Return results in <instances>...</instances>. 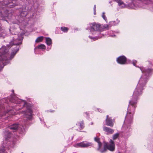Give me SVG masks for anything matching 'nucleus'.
Returning a JSON list of instances; mask_svg holds the SVG:
<instances>
[{
  "instance_id": "1",
  "label": "nucleus",
  "mask_w": 153,
  "mask_h": 153,
  "mask_svg": "<svg viewBox=\"0 0 153 153\" xmlns=\"http://www.w3.org/2000/svg\"><path fill=\"white\" fill-rule=\"evenodd\" d=\"M139 68L142 72L146 74L144 76H142L141 77L137 87L134 92L132 100L129 102V104L131 105V108L132 109L131 110H129V108H128V112L126 117V120L124 121L125 122H126V121H127V119L128 118V114H129L130 115V118L129 123H131V120L132 118L131 114L133 115L134 114L135 109V107L134 105L137 103L138 96L142 94V90H143V88L146 84L147 79V76H146L147 74H149L151 71L150 69L145 70L143 67Z\"/></svg>"
},
{
  "instance_id": "2",
  "label": "nucleus",
  "mask_w": 153,
  "mask_h": 153,
  "mask_svg": "<svg viewBox=\"0 0 153 153\" xmlns=\"http://www.w3.org/2000/svg\"><path fill=\"white\" fill-rule=\"evenodd\" d=\"M89 29L92 34H100V36H96V37H92L91 36H89V38L93 40H97L98 38H100L103 36L100 33V25L96 23L95 22H93L89 24Z\"/></svg>"
},
{
  "instance_id": "3",
  "label": "nucleus",
  "mask_w": 153,
  "mask_h": 153,
  "mask_svg": "<svg viewBox=\"0 0 153 153\" xmlns=\"http://www.w3.org/2000/svg\"><path fill=\"white\" fill-rule=\"evenodd\" d=\"M22 39L21 36H20L18 37V38L17 39H15L13 37V44L12 43V42L10 43V45H11V46H12L13 45H17L16 47V49L12 52L9 59H12L14 57L17 52L19 51V45L21 44Z\"/></svg>"
},
{
  "instance_id": "4",
  "label": "nucleus",
  "mask_w": 153,
  "mask_h": 153,
  "mask_svg": "<svg viewBox=\"0 0 153 153\" xmlns=\"http://www.w3.org/2000/svg\"><path fill=\"white\" fill-rule=\"evenodd\" d=\"M109 143L108 144L107 143H105L104 145V148L102 149H100V152L102 153L105 152L106 149H108L111 151H114L115 148V144L114 142L112 140H110Z\"/></svg>"
},
{
  "instance_id": "5",
  "label": "nucleus",
  "mask_w": 153,
  "mask_h": 153,
  "mask_svg": "<svg viewBox=\"0 0 153 153\" xmlns=\"http://www.w3.org/2000/svg\"><path fill=\"white\" fill-rule=\"evenodd\" d=\"M150 3V1L149 0H143V2L140 1L139 3V5L136 4L134 5V4H129V7L131 8L134 9L138 8H146L144 5H147Z\"/></svg>"
},
{
  "instance_id": "6",
  "label": "nucleus",
  "mask_w": 153,
  "mask_h": 153,
  "mask_svg": "<svg viewBox=\"0 0 153 153\" xmlns=\"http://www.w3.org/2000/svg\"><path fill=\"white\" fill-rule=\"evenodd\" d=\"M7 52L8 50L5 46H3L0 48V60H6L8 59L4 54Z\"/></svg>"
},
{
  "instance_id": "7",
  "label": "nucleus",
  "mask_w": 153,
  "mask_h": 153,
  "mask_svg": "<svg viewBox=\"0 0 153 153\" xmlns=\"http://www.w3.org/2000/svg\"><path fill=\"white\" fill-rule=\"evenodd\" d=\"M92 145L93 144L91 143L83 141L75 144L74 146L77 148H86Z\"/></svg>"
},
{
  "instance_id": "8",
  "label": "nucleus",
  "mask_w": 153,
  "mask_h": 153,
  "mask_svg": "<svg viewBox=\"0 0 153 153\" xmlns=\"http://www.w3.org/2000/svg\"><path fill=\"white\" fill-rule=\"evenodd\" d=\"M10 100L12 102H15L16 103L22 104L23 105H25L26 103L25 101L19 99L15 96L12 97Z\"/></svg>"
},
{
  "instance_id": "9",
  "label": "nucleus",
  "mask_w": 153,
  "mask_h": 153,
  "mask_svg": "<svg viewBox=\"0 0 153 153\" xmlns=\"http://www.w3.org/2000/svg\"><path fill=\"white\" fill-rule=\"evenodd\" d=\"M20 127L19 125L16 124H13L9 126V128L13 131H16L17 130L19 129L20 128L22 129L23 126Z\"/></svg>"
},
{
  "instance_id": "10",
  "label": "nucleus",
  "mask_w": 153,
  "mask_h": 153,
  "mask_svg": "<svg viewBox=\"0 0 153 153\" xmlns=\"http://www.w3.org/2000/svg\"><path fill=\"white\" fill-rule=\"evenodd\" d=\"M114 122L110 117L108 115H107L106 118L105 119L106 125L108 126L112 127L114 125Z\"/></svg>"
},
{
  "instance_id": "11",
  "label": "nucleus",
  "mask_w": 153,
  "mask_h": 153,
  "mask_svg": "<svg viewBox=\"0 0 153 153\" xmlns=\"http://www.w3.org/2000/svg\"><path fill=\"white\" fill-rule=\"evenodd\" d=\"M117 60L118 63L121 64H124L126 63V58L125 56H123L118 58Z\"/></svg>"
},
{
  "instance_id": "12",
  "label": "nucleus",
  "mask_w": 153,
  "mask_h": 153,
  "mask_svg": "<svg viewBox=\"0 0 153 153\" xmlns=\"http://www.w3.org/2000/svg\"><path fill=\"white\" fill-rule=\"evenodd\" d=\"M25 116L28 120H30L32 118V111L30 108H28L27 110L25 113Z\"/></svg>"
},
{
  "instance_id": "13",
  "label": "nucleus",
  "mask_w": 153,
  "mask_h": 153,
  "mask_svg": "<svg viewBox=\"0 0 153 153\" xmlns=\"http://www.w3.org/2000/svg\"><path fill=\"white\" fill-rule=\"evenodd\" d=\"M103 130L107 134H111L113 133L114 131L113 129L106 127L103 128Z\"/></svg>"
},
{
  "instance_id": "14",
  "label": "nucleus",
  "mask_w": 153,
  "mask_h": 153,
  "mask_svg": "<svg viewBox=\"0 0 153 153\" xmlns=\"http://www.w3.org/2000/svg\"><path fill=\"white\" fill-rule=\"evenodd\" d=\"M94 140L95 141L97 142L98 143V147L97 148V150L100 151V148L102 146V144L101 143H100L99 140V139L97 137H96L94 138Z\"/></svg>"
},
{
  "instance_id": "15",
  "label": "nucleus",
  "mask_w": 153,
  "mask_h": 153,
  "mask_svg": "<svg viewBox=\"0 0 153 153\" xmlns=\"http://www.w3.org/2000/svg\"><path fill=\"white\" fill-rule=\"evenodd\" d=\"M115 1L118 3L119 6H120L121 8H123L125 7L126 5L121 0H115Z\"/></svg>"
},
{
  "instance_id": "16",
  "label": "nucleus",
  "mask_w": 153,
  "mask_h": 153,
  "mask_svg": "<svg viewBox=\"0 0 153 153\" xmlns=\"http://www.w3.org/2000/svg\"><path fill=\"white\" fill-rule=\"evenodd\" d=\"M46 43L49 46L51 45L52 44V41L51 39L48 37H46Z\"/></svg>"
},
{
  "instance_id": "17",
  "label": "nucleus",
  "mask_w": 153,
  "mask_h": 153,
  "mask_svg": "<svg viewBox=\"0 0 153 153\" xmlns=\"http://www.w3.org/2000/svg\"><path fill=\"white\" fill-rule=\"evenodd\" d=\"M37 48H38L39 49H45L46 48V47L44 45L41 44L39 45L36 48H35V50Z\"/></svg>"
},
{
  "instance_id": "18",
  "label": "nucleus",
  "mask_w": 153,
  "mask_h": 153,
  "mask_svg": "<svg viewBox=\"0 0 153 153\" xmlns=\"http://www.w3.org/2000/svg\"><path fill=\"white\" fill-rule=\"evenodd\" d=\"M43 39V37L41 36L38 37L35 40L36 42H42Z\"/></svg>"
},
{
  "instance_id": "19",
  "label": "nucleus",
  "mask_w": 153,
  "mask_h": 153,
  "mask_svg": "<svg viewBox=\"0 0 153 153\" xmlns=\"http://www.w3.org/2000/svg\"><path fill=\"white\" fill-rule=\"evenodd\" d=\"M76 125L79 126L80 128L81 129H82L84 128V123L83 121H81L79 123H77Z\"/></svg>"
},
{
  "instance_id": "20",
  "label": "nucleus",
  "mask_w": 153,
  "mask_h": 153,
  "mask_svg": "<svg viewBox=\"0 0 153 153\" xmlns=\"http://www.w3.org/2000/svg\"><path fill=\"white\" fill-rule=\"evenodd\" d=\"M119 22V21L117 19L116 21H114L111 22L112 24H113L114 25L117 24Z\"/></svg>"
},
{
  "instance_id": "21",
  "label": "nucleus",
  "mask_w": 153,
  "mask_h": 153,
  "mask_svg": "<svg viewBox=\"0 0 153 153\" xmlns=\"http://www.w3.org/2000/svg\"><path fill=\"white\" fill-rule=\"evenodd\" d=\"M61 29L62 31L64 32H66L68 30V28L67 27H61Z\"/></svg>"
},
{
  "instance_id": "22",
  "label": "nucleus",
  "mask_w": 153,
  "mask_h": 153,
  "mask_svg": "<svg viewBox=\"0 0 153 153\" xmlns=\"http://www.w3.org/2000/svg\"><path fill=\"white\" fill-rule=\"evenodd\" d=\"M1 147V148L0 149V151H1L3 153L6 150L7 147L6 146H2Z\"/></svg>"
},
{
  "instance_id": "23",
  "label": "nucleus",
  "mask_w": 153,
  "mask_h": 153,
  "mask_svg": "<svg viewBox=\"0 0 153 153\" xmlns=\"http://www.w3.org/2000/svg\"><path fill=\"white\" fill-rule=\"evenodd\" d=\"M119 134L118 133H117L114 134L113 136V140L116 139L119 136Z\"/></svg>"
},
{
  "instance_id": "24",
  "label": "nucleus",
  "mask_w": 153,
  "mask_h": 153,
  "mask_svg": "<svg viewBox=\"0 0 153 153\" xmlns=\"http://www.w3.org/2000/svg\"><path fill=\"white\" fill-rule=\"evenodd\" d=\"M102 18L105 21H107V19L105 16V13L104 12H103L102 13Z\"/></svg>"
},
{
  "instance_id": "25",
  "label": "nucleus",
  "mask_w": 153,
  "mask_h": 153,
  "mask_svg": "<svg viewBox=\"0 0 153 153\" xmlns=\"http://www.w3.org/2000/svg\"><path fill=\"white\" fill-rule=\"evenodd\" d=\"M13 111L10 110L9 111H7V112H6V113H8L9 114H12V115H14V114H13Z\"/></svg>"
},
{
  "instance_id": "26",
  "label": "nucleus",
  "mask_w": 153,
  "mask_h": 153,
  "mask_svg": "<svg viewBox=\"0 0 153 153\" xmlns=\"http://www.w3.org/2000/svg\"><path fill=\"white\" fill-rule=\"evenodd\" d=\"M137 63V61L136 60H134L133 61V65L135 66H136L135 65V64Z\"/></svg>"
},
{
  "instance_id": "27",
  "label": "nucleus",
  "mask_w": 153,
  "mask_h": 153,
  "mask_svg": "<svg viewBox=\"0 0 153 153\" xmlns=\"http://www.w3.org/2000/svg\"><path fill=\"white\" fill-rule=\"evenodd\" d=\"M11 136V134L10 133L9 134V136L8 137H7L6 136H5V138L6 139H7V138H9V137H10V136Z\"/></svg>"
},
{
  "instance_id": "28",
  "label": "nucleus",
  "mask_w": 153,
  "mask_h": 153,
  "mask_svg": "<svg viewBox=\"0 0 153 153\" xmlns=\"http://www.w3.org/2000/svg\"><path fill=\"white\" fill-rule=\"evenodd\" d=\"M10 6H11V7H14L15 6H16V4H12L10 5Z\"/></svg>"
},
{
  "instance_id": "29",
  "label": "nucleus",
  "mask_w": 153,
  "mask_h": 153,
  "mask_svg": "<svg viewBox=\"0 0 153 153\" xmlns=\"http://www.w3.org/2000/svg\"><path fill=\"white\" fill-rule=\"evenodd\" d=\"M96 5H95L94 6V11H95V12L96 11Z\"/></svg>"
},
{
  "instance_id": "30",
  "label": "nucleus",
  "mask_w": 153,
  "mask_h": 153,
  "mask_svg": "<svg viewBox=\"0 0 153 153\" xmlns=\"http://www.w3.org/2000/svg\"><path fill=\"white\" fill-rule=\"evenodd\" d=\"M1 108H3V107H2V106H1V105H0V110H1V109H2Z\"/></svg>"
},
{
  "instance_id": "31",
  "label": "nucleus",
  "mask_w": 153,
  "mask_h": 153,
  "mask_svg": "<svg viewBox=\"0 0 153 153\" xmlns=\"http://www.w3.org/2000/svg\"><path fill=\"white\" fill-rule=\"evenodd\" d=\"M94 15H95L96 14V11L95 12L94 11Z\"/></svg>"
},
{
  "instance_id": "32",
  "label": "nucleus",
  "mask_w": 153,
  "mask_h": 153,
  "mask_svg": "<svg viewBox=\"0 0 153 153\" xmlns=\"http://www.w3.org/2000/svg\"><path fill=\"white\" fill-rule=\"evenodd\" d=\"M12 92L13 93L14 91V90H12Z\"/></svg>"
},
{
  "instance_id": "33",
  "label": "nucleus",
  "mask_w": 153,
  "mask_h": 153,
  "mask_svg": "<svg viewBox=\"0 0 153 153\" xmlns=\"http://www.w3.org/2000/svg\"><path fill=\"white\" fill-rule=\"evenodd\" d=\"M108 26H109V25H107V27H108Z\"/></svg>"
},
{
  "instance_id": "34",
  "label": "nucleus",
  "mask_w": 153,
  "mask_h": 153,
  "mask_svg": "<svg viewBox=\"0 0 153 153\" xmlns=\"http://www.w3.org/2000/svg\"><path fill=\"white\" fill-rule=\"evenodd\" d=\"M22 13H21V15H22Z\"/></svg>"
},
{
  "instance_id": "35",
  "label": "nucleus",
  "mask_w": 153,
  "mask_h": 153,
  "mask_svg": "<svg viewBox=\"0 0 153 153\" xmlns=\"http://www.w3.org/2000/svg\"><path fill=\"white\" fill-rule=\"evenodd\" d=\"M152 2H153V1H152Z\"/></svg>"
},
{
  "instance_id": "36",
  "label": "nucleus",
  "mask_w": 153,
  "mask_h": 153,
  "mask_svg": "<svg viewBox=\"0 0 153 153\" xmlns=\"http://www.w3.org/2000/svg\"><path fill=\"white\" fill-rule=\"evenodd\" d=\"M22 153H23V152H22Z\"/></svg>"
}]
</instances>
